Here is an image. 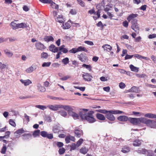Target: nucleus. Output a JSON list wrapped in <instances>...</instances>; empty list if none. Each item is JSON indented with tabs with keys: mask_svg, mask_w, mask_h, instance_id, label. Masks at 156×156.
<instances>
[{
	"mask_svg": "<svg viewBox=\"0 0 156 156\" xmlns=\"http://www.w3.org/2000/svg\"><path fill=\"white\" fill-rule=\"evenodd\" d=\"M83 110L84 111L80 112L79 113L80 116L82 119L86 120L90 123L95 121L96 120L93 115V114L94 113V111H90L87 113V112L88 111V109H83Z\"/></svg>",
	"mask_w": 156,
	"mask_h": 156,
	"instance_id": "1",
	"label": "nucleus"
},
{
	"mask_svg": "<svg viewBox=\"0 0 156 156\" xmlns=\"http://www.w3.org/2000/svg\"><path fill=\"white\" fill-rule=\"evenodd\" d=\"M108 113L106 114L105 116L106 118L109 120L110 121H114L115 118L112 114H117L124 113V112L119 110H111L108 111Z\"/></svg>",
	"mask_w": 156,
	"mask_h": 156,
	"instance_id": "2",
	"label": "nucleus"
},
{
	"mask_svg": "<svg viewBox=\"0 0 156 156\" xmlns=\"http://www.w3.org/2000/svg\"><path fill=\"white\" fill-rule=\"evenodd\" d=\"M137 20L136 19H133L131 21V28L137 34H139L140 31L139 27L137 23Z\"/></svg>",
	"mask_w": 156,
	"mask_h": 156,
	"instance_id": "3",
	"label": "nucleus"
},
{
	"mask_svg": "<svg viewBox=\"0 0 156 156\" xmlns=\"http://www.w3.org/2000/svg\"><path fill=\"white\" fill-rule=\"evenodd\" d=\"M41 135L44 137H46L49 139H52L53 138L52 133H48L45 131H42L41 132Z\"/></svg>",
	"mask_w": 156,
	"mask_h": 156,
	"instance_id": "4",
	"label": "nucleus"
},
{
	"mask_svg": "<svg viewBox=\"0 0 156 156\" xmlns=\"http://www.w3.org/2000/svg\"><path fill=\"white\" fill-rule=\"evenodd\" d=\"M47 107L49 108L50 109H51V110L56 111L58 110L59 108H61L62 107V105H48Z\"/></svg>",
	"mask_w": 156,
	"mask_h": 156,
	"instance_id": "5",
	"label": "nucleus"
},
{
	"mask_svg": "<svg viewBox=\"0 0 156 156\" xmlns=\"http://www.w3.org/2000/svg\"><path fill=\"white\" fill-rule=\"evenodd\" d=\"M146 125L147 126L151 128H156V122L154 120L148 119Z\"/></svg>",
	"mask_w": 156,
	"mask_h": 156,
	"instance_id": "6",
	"label": "nucleus"
},
{
	"mask_svg": "<svg viewBox=\"0 0 156 156\" xmlns=\"http://www.w3.org/2000/svg\"><path fill=\"white\" fill-rule=\"evenodd\" d=\"M35 46L37 50L41 51L45 49L46 48L43 44L40 42L36 43L35 44Z\"/></svg>",
	"mask_w": 156,
	"mask_h": 156,
	"instance_id": "7",
	"label": "nucleus"
},
{
	"mask_svg": "<svg viewBox=\"0 0 156 156\" xmlns=\"http://www.w3.org/2000/svg\"><path fill=\"white\" fill-rule=\"evenodd\" d=\"M49 49L50 51L54 53L57 52L59 50V47H56L53 44H51L49 47Z\"/></svg>",
	"mask_w": 156,
	"mask_h": 156,
	"instance_id": "8",
	"label": "nucleus"
},
{
	"mask_svg": "<svg viewBox=\"0 0 156 156\" xmlns=\"http://www.w3.org/2000/svg\"><path fill=\"white\" fill-rule=\"evenodd\" d=\"M82 77L83 79L87 81H90L92 77L89 74L86 73L85 74H83Z\"/></svg>",
	"mask_w": 156,
	"mask_h": 156,
	"instance_id": "9",
	"label": "nucleus"
},
{
	"mask_svg": "<svg viewBox=\"0 0 156 156\" xmlns=\"http://www.w3.org/2000/svg\"><path fill=\"white\" fill-rule=\"evenodd\" d=\"M78 57L79 59L83 62H86L88 60L87 57L83 54H81L79 55Z\"/></svg>",
	"mask_w": 156,
	"mask_h": 156,
	"instance_id": "10",
	"label": "nucleus"
},
{
	"mask_svg": "<svg viewBox=\"0 0 156 156\" xmlns=\"http://www.w3.org/2000/svg\"><path fill=\"white\" fill-rule=\"evenodd\" d=\"M129 120L130 123L134 125H136L139 123V120L137 118H129Z\"/></svg>",
	"mask_w": 156,
	"mask_h": 156,
	"instance_id": "11",
	"label": "nucleus"
},
{
	"mask_svg": "<svg viewBox=\"0 0 156 156\" xmlns=\"http://www.w3.org/2000/svg\"><path fill=\"white\" fill-rule=\"evenodd\" d=\"M138 15L137 14H130L127 18V20L129 22L133 19H135L134 18L137 17Z\"/></svg>",
	"mask_w": 156,
	"mask_h": 156,
	"instance_id": "12",
	"label": "nucleus"
},
{
	"mask_svg": "<svg viewBox=\"0 0 156 156\" xmlns=\"http://www.w3.org/2000/svg\"><path fill=\"white\" fill-rule=\"evenodd\" d=\"M55 20L56 21L59 23H63L64 22L63 16L61 14L58 15Z\"/></svg>",
	"mask_w": 156,
	"mask_h": 156,
	"instance_id": "13",
	"label": "nucleus"
},
{
	"mask_svg": "<svg viewBox=\"0 0 156 156\" xmlns=\"http://www.w3.org/2000/svg\"><path fill=\"white\" fill-rule=\"evenodd\" d=\"M44 39L45 41L47 42L50 41H53L54 40L53 37L51 36H46L44 37Z\"/></svg>",
	"mask_w": 156,
	"mask_h": 156,
	"instance_id": "14",
	"label": "nucleus"
},
{
	"mask_svg": "<svg viewBox=\"0 0 156 156\" xmlns=\"http://www.w3.org/2000/svg\"><path fill=\"white\" fill-rule=\"evenodd\" d=\"M20 81L25 86H28L30 84L32 83L31 81L29 79L25 80L21 79L20 80Z\"/></svg>",
	"mask_w": 156,
	"mask_h": 156,
	"instance_id": "15",
	"label": "nucleus"
},
{
	"mask_svg": "<svg viewBox=\"0 0 156 156\" xmlns=\"http://www.w3.org/2000/svg\"><path fill=\"white\" fill-rule=\"evenodd\" d=\"M102 48H104L105 51L106 50L107 51H110L112 49V47L108 44L103 45L102 46Z\"/></svg>",
	"mask_w": 156,
	"mask_h": 156,
	"instance_id": "16",
	"label": "nucleus"
},
{
	"mask_svg": "<svg viewBox=\"0 0 156 156\" xmlns=\"http://www.w3.org/2000/svg\"><path fill=\"white\" fill-rule=\"evenodd\" d=\"M118 119L122 121H126L129 120L128 117L125 115L120 116L118 118Z\"/></svg>",
	"mask_w": 156,
	"mask_h": 156,
	"instance_id": "17",
	"label": "nucleus"
},
{
	"mask_svg": "<svg viewBox=\"0 0 156 156\" xmlns=\"http://www.w3.org/2000/svg\"><path fill=\"white\" fill-rule=\"evenodd\" d=\"M63 108L65 110L67 111L68 114L70 113V112L73 110L72 108L68 105H62L61 108Z\"/></svg>",
	"mask_w": 156,
	"mask_h": 156,
	"instance_id": "18",
	"label": "nucleus"
},
{
	"mask_svg": "<svg viewBox=\"0 0 156 156\" xmlns=\"http://www.w3.org/2000/svg\"><path fill=\"white\" fill-rule=\"evenodd\" d=\"M65 47L64 45H61L59 47V50L61 51L64 53H66L68 52V50L66 48H65Z\"/></svg>",
	"mask_w": 156,
	"mask_h": 156,
	"instance_id": "19",
	"label": "nucleus"
},
{
	"mask_svg": "<svg viewBox=\"0 0 156 156\" xmlns=\"http://www.w3.org/2000/svg\"><path fill=\"white\" fill-rule=\"evenodd\" d=\"M48 3L51 4V5L52 8L57 9H58V5L56 4L55 2H53V1L50 0Z\"/></svg>",
	"mask_w": 156,
	"mask_h": 156,
	"instance_id": "20",
	"label": "nucleus"
},
{
	"mask_svg": "<svg viewBox=\"0 0 156 156\" xmlns=\"http://www.w3.org/2000/svg\"><path fill=\"white\" fill-rule=\"evenodd\" d=\"M88 151V148H86L85 147H82L80 150V153L85 154H86Z\"/></svg>",
	"mask_w": 156,
	"mask_h": 156,
	"instance_id": "21",
	"label": "nucleus"
},
{
	"mask_svg": "<svg viewBox=\"0 0 156 156\" xmlns=\"http://www.w3.org/2000/svg\"><path fill=\"white\" fill-rule=\"evenodd\" d=\"M82 131L79 129H76L74 131L75 136L78 138L80 137Z\"/></svg>",
	"mask_w": 156,
	"mask_h": 156,
	"instance_id": "22",
	"label": "nucleus"
},
{
	"mask_svg": "<svg viewBox=\"0 0 156 156\" xmlns=\"http://www.w3.org/2000/svg\"><path fill=\"white\" fill-rule=\"evenodd\" d=\"M144 116L149 118H156V115L152 113H147L144 115Z\"/></svg>",
	"mask_w": 156,
	"mask_h": 156,
	"instance_id": "23",
	"label": "nucleus"
},
{
	"mask_svg": "<svg viewBox=\"0 0 156 156\" xmlns=\"http://www.w3.org/2000/svg\"><path fill=\"white\" fill-rule=\"evenodd\" d=\"M4 51L7 56L9 57H11L13 55V53L8 49H5Z\"/></svg>",
	"mask_w": 156,
	"mask_h": 156,
	"instance_id": "24",
	"label": "nucleus"
},
{
	"mask_svg": "<svg viewBox=\"0 0 156 156\" xmlns=\"http://www.w3.org/2000/svg\"><path fill=\"white\" fill-rule=\"evenodd\" d=\"M96 116L98 119L101 120H104L105 119V116L103 115L100 113H97Z\"/></svg>",
	"mask_w": 156,
	"mask_h": 156,
	"instance_id": "25",
	"label": "nucleus"
},
{
	"mask_svg": "<svg viewBox=\"0 0 156 156\" xmlns=\"http://www.w3.org/2000/svg\"><path fill=\"white\" fill-rule=\"evenodd\" d=\"M12 29L14 30H16L18 29V24H16L14 22V21H12L10 24Z\"/></svg>",
	"mask_w": 156,
	"mask_h": 156,
	"instance_id": "26",
	"label": "nucleus"
},
{
	"mask_svg": "<svg viewBox=\"0 0 156 156\" xmlns=\"http://www.w3.org/2000/svg\"><path fill=\"white\" fill-rule=\"evenodd\" d=\"M130 151V148L127 146H124L121 150L122 152L123 153H127Z\"/></svg>",
	"mask_w": 156,
	"mask_h": 156,
	"instance_id": "27",
	"label": "nucleus"
},
{
	"mask_svg": "<svg viewBox=\"0 0 156 156\" xmlns=\"http://www.w3.org/2000/svg\"><path fill=\"white\" fill-rule=\"evenodd\" d=\"M27 27V25L25 23H22L18 24V29L19 28H25Z\"/></svg>",
	"mask_w": 156,
	"mask_h": 156,
	"instance_id": "28",
	"label": "nucleus"
},
{
	"mask_svg": "<svg viewBox=\"0 0 156 156\" xmlns=\"http://www.w3.org/2000/svg\"><path fill=\"white\" fill-rule=\"evenodd\" d=\"M141 144L140 141L138 139L135 140L134 142L133 145V146L137 147L140 146Z\"/></svg>",
	"mask_w": 156,
	"mask_h": 156,
	"instance_id": "29",
	"label": "nucleus"
},
{
	"mask_svg": "<svg viewBox=\"0 0 156 156\" xmlns=\"http://www.w3.org/2000/svg\"><path fill=\"white\" fill-rule=\"evenodd\" d=\"M38 90L40 92H44L45 91V88L43 86H41L40 84H38L37 85Z\"/></svg>",
	"mask_w": 156,
	"mask_h": 156,
	"instance_id": "30",
	"label": "nucleus"
},
{
	"mask_svg": "<svg viewBox=\"0 0 156 156\" xmlns=\"http://www.w3.org/2000/svg\"><path fill=\"white\" fill-rule=\"evenodd\" d=\"M78 51H83L85 52H87V50L83 46L79 47L77 48Z\"/></svg>",
	"mask_w": 156,
	"mask_h": 156,
	"instance_id": "31",
	"label": "nucleus"
},
{
	"mask_svg": "<svg viewBox=\"0 0 156 156\" xmlns=\"http://www.w3.org/2000/svg\"><path fill=\"white\" fill-rule=\"evenodd\" d=\"M129 67L132 71L136 72H137L138 71V68L135 67L133 65H130L129 66Z\"/></svg>",
	"mask_w": 156,
	"mask_h": 156,
	"instance_id": "32",
	"label": "nucleus"
},
{
	"mask_svg": "<svg viewBox=\"0 0 156 156\" xmlns=\"http://www.w3.org/2000/svg\"><path fill=\"white\" fill-rule=\"evenodd\" d=\"M129 92H137L138 91V88L135 87L133 86L131 87L129 90Z\"/></svg>",
	"mask_w": 156,
	"mask_h": 156,
	"instance_id": "33",
	"label": "nucleus"
},
{
	"mask_svg": "<svg viewBox=\"0 0 156 156\" xmlns=\"http://www.w3.org/2000/svg\"><path fill=\"white\" fill-rule=\"evenodd\" d=\"M25 132V131L23 128H21L17 130L15 132V133H16L19 135H20V134L23 133Z\"/></svg>",
	"mask_w": 156,
	"mask_h": 156,
	"instance_id": "34",
	"label": "nucleus"
},
{
	"mask_svg": "<svg viewBox=\"0 0 156 156\" xmlns=\"http://www.w3.org/2000/svg\"><path fill=\"white\" fill-rule=\"evenodd\" d=\"M139 122L145 123L147 124V119L144 118H140L138 119Z\"/></svg>",
	"mask_w": 156,
	"mask_h": 156,
	"instance_id": "35",
	"label": "nucleus"
},
{
	"mask_svg": "<svg viewBox=\"0 0 156 156\" xmlns=\"http://www.w3.org/2000/svg\"><path fill=\"white\" fill-rule=\"evenodd\" d=\"M62 27L64 29H68L70 28V26L69 23H66L65 24H63Z\"/></svg>",
	"mask_w": 156,
	"mask_h": 156,
	"instance_id": "36",
	"label": "nucleus"
},
{
	"mask_svg": "<svg viewBox=\"0 0 156 156\" xmlns=\"http://www.w3.org/2000/svg\"><path fill=\"white\" fill-rule=\"evenodd\" d=\"M100 13H101V10L98 9L96 12V15L97 16V17H95L94 16H93V18L94 20H96L98 18H99L100 16Z\"/></svg>",
	"mask_w": 156,
	"mask_h": 156,
	"instance_id": "37",
	"label": "nucleus"
},
{
	"mask_svg": "<svg viewBox=\"0 0 156 156\" xmlns=\"http://www.w3.org/2000/svg\"><path fill=\"white\" fill-rule=\"evenodd\" d=\"M82 66L83 67H85L89 71H90L91 70L92 67L90 65H86L85 64H83L82 65Z\"/></svg>",
	"mask_w": 156,
	"mask_h": 156,
	"instance_id": "38",
	"label": "nucleus"
},
{
	"mask_svg": "<svg viewBox=\"0 0 156 156\" xmlns=\"http://www.w3.org/2000/svg\"><path fill=\"white\" fill-rule=\"evenodd\" d=\"M69 59L68 58L66 57L63 59L62 60V62L65 65H66L69 63Z\"/></svg>",
	"mask_w": 156,
	"mask_h": 156,
	"instance_id": "39",
	"label": "nucleus"
},
{
	"mask_svg": "<svg viewBox=\"0 0 156 156\" xmlns=\"http://www.w3.org/2000/svg\"><path fill=\"white\" fill-rule=\"evenodd\" d=\"M70 115H72L74 118H78L79 116L76 113L72 112V110L70 112V113L69 114Z\"/></svg>",
	"mask_w": 156,
	"mask_h": 156,
	"instance_id": "40",
	"label": "nucleus"
},
{
	"mask_svg": "<svg viewBox=\"0 0 156 156\" xmlns=\"http://www.w3.org/2000/svg\"><path fill=\"white\" fill-rule=\"evenodd\" d=\"M48 56V54L46 52H43L41 54V58H47Z\"/></svg>",
	"mask_w": 156,
	"mask_h": 156,
	"instance_id": "41",
	"label": "nucleus"
},
{
	"mask_svg": "<svg viewBox=\"0 0 156 156\" xmlns=\"http://www.w3.org/2000/svg\"><path fill=\"white\" fill-rule=\"evenodd\" d=\"M36 107L42 110H44L47 108V107L45 106L40 105H36Z\"/></svg>",
	"mask_w": 156,
	"mask_h": 156,
	"instance_id": "42",
	"label": "nucleus"
},
{
	"mask_svg": "<svg viewBox=\"0 0 156 156\" xmlns=\"http://www.w3.org/2000/svg\"><path fill=\"white\" fill-rule=\"evenodd\" d=\"M40 133V130H35L33 133V135L34 137H36V136H39V135Z\"/></svg>",
	"mask_w": 156,
	"mask_h": 156,
	"instance_id": "43",
	"label": "nucleus"
},
{
	"mask_svg": "<svg viewBox=\"0 0 156 156\" xmlns=\"http://www.w3.org/2000/svg\"><path fill=\"white\" fill-rule=\"evenodd\" d=\"M78 52V50L77 49V48H73L72 49L69 51V53H73L74 54H75Z\"/></svg>",
	"mask_w": 156,
	"mask_h": 156,
	"instance_id": "44",
	"label": "nucleus"
},
{
	"mask_svg": "<svg viewBox=\"0 0 156 156\" xmlns=\"http://www.w3.org/2000/svg\"><path fill=\"white\" fill-rule=\"evenodd\" d=\"M83 140L81 138L77 141L76 144L77 145V147H79L81 144L83 143Z\"/></svg>",
	"mask_w": 156,
	"mask_h": 156,
	"instance_id": "45",
	"label": "nucleus"
},
{
	"mask_svg": "<svg viewBox=\"0 0 156 156\" xmlns=\"http://www.w3.org/2000/svg\"><path fill=\"white\" fill-rule=\"evenodd\" d=\"M58 112L62 116L64 117H65L67 115L66 112L63 110L59 111Z\"/></svg>",
	"mask_w": 156,
	"mask_h": 156,
	"instance_id": "46",
	"label": "nucleus"
},
{
	"mask_svg": "<svg viewBox=\"0 0 156 156\" xmlns=\"http://www.w3.org/2000/svg\"><path fill=\"white\" fill-rule=\"evenodd\" d=\"M51 63L50 62H44L42 65V66L43 67H49L51 64Z\"/></svg>",
	"mask_w": 156,
	"mask_h": 156,
	"instance_id": "47",
	"label": "nucleus"
},
{
	"mask_svg": "<svg viewBox=\"0 0 156 156\" xmlns=\"http://www.w3.org/2000/svg\"><path fill=\"white\" fill-rule=\"evenodd\" d=\"M34 70V69L33 67L30 66L26 69V71L27 73H30L32 72Z\"/></svg>",
	"mask_w": 156,
	"mask_h": 156,
	"instance_id": "48",
	"label": "nucleus"
},
{
	"mask_svg": "<svg viewBox=\"0 0 156 156\" xmlns=\"http://www.w3.org/2000/svg\"><path fill=\"white\" fill-rule=\"evenodd\" d=\"M108 111H107V110L104 109V110H102V109H99L98 110V112L102 113L103 114H106L108 113Z\"/></svg>",
	"mask_w": 156,
	"mask_h": 156,
	"instance_id": "49",
	"label": "nucleus"
},
{
	"mask_svg": "<svg viewBox=\"0 0 156 156\" xmlns=\"http://www.w3.org/2000/svg\"><path fill=\"white\" fill-rule=\"evenodd\" d=\"M52 130L54 133H56L59 131V129L57 126H54Z\"/></svg>",
	"mask_w": 156,
	"mask_h": 156,
	"instance_id": "50",
	"label": "nucleus"
},
{
	"mask_svg": "<svg viewBox=\"0 0 156 156\" xmlns=\"http://www.w3.org/2000/svg\"><path fill=\"white\" fill-rule=\"evenodd\" d=\"M88 13L90 14V15L92 14H95V12L94 10V8H93L89 10L88 11Z\"/></svg>",
	"mask_w": 156,
	"mask_h": 156,
	"instance_id": "51",
	"label": "nucleus"
},
{
	"mask_svg": "<svg viewBox=\"0 0 156 156\" xmlns=\"http://www.w3.org/2000/svg\"><path fill=\"white\" fill-rule=\"evenodd\" d=\"M71 77V76L69 75L66 76H64L61 78V80L64 81L67 80L68 79L70 78Z\"/></svg>",
	"mask_w": 156,
	"mask_h": 156,
	"instance_id": "52",
	"label": "nucleus"
},
{
	"mask_svg": "<svg viewBox=\"0 0 156 156\" xmlns=\"http://www.w3.org/2000/svg\"><path fill=\"white\" fill-rule=\"evenodd\" d=\"M65 151V149L64 148H60L59 150V153L60 154H63Z\"/></svg>",
	"mask_w": 156,
	"mask_h": 156,
	"instance_id": "53",
	"label": "nucleus"
},
{
	"mask_svg": "<svg viewBox=\"0 0 156 156\" xmlns=\"http://www.w3.org/2000/svg\"><path fill=\"white\" fill-rule=\"evenodd\" d=\"M9 123L11 126L13 127H15L16 126V124L15 122L12 120L10 119L9 120Z\"/></svg>",
	"mask_w": 156,
	"mask_h": 156,
	"instance_id": "54",
	"label": "nucleus"
},
{
	"mask_svg": "<svg viewBox=\"0 0 156 156\" xmlns=\"http://www.w3.org/2000/svg\"><path fill=\"white\" fill-rule=\"evenodd\" d=\"M23 136L24 137H27L28 138H29L30 137L32 136V134L31 133H29L23 134Z\"/></svg>",
	"mask_w": 156,
	"mask_h": 156,
	"instance_id": "55",
	"label": "nucleus"
},
{
	"mask_svg": "<svg viewBox=\"0 0 156 156\" xmlns=\"http://www.w3.org/2000/svg\"><path fill=\"white\" fill-rule=\"evenodd\" d=\"M60 65L58 63H54L52 64L51 66L54 68H57L59 67Z\"/></svg>",
	"mask_w": 156,
	"mask_h": 156,
	"instance_id": "56",
	"label": "nucleus"
},
{
	"mask_svg": "<svg viewBox=\"0 0 156 156\" xmlns=\"http://www.w3.org/2000/svg\"><path fill=\"white\" fill-rule=\"evenodd\" d=\"M119 87L121 89H123L126 87V85L124 83L121 82L119 83Z\"/></svg>",
	"mask_w": 156,
	"mask_h": 156,
	"instance_id": "57",
	"label": "nucleus"
},
{
	"mask_svg": "<svg viewBox=\"0 0 156 156\" xmlns=\"http://www.w3.org/2000/svg\"><path fill=\"white\" fill-rule=\"evenodd\" d=\"M77 145L75 144H73L71 146V150H75L77 147Z\"/></svg>",
	"mask_w": 156,
	"mask_h": 156,
	"instance_id": "58",
	"label": "nucleus"
},
{
	"mask_svg": "<svg viewBox=\"0 0 156 156\" xmlns=\"http://www.w3.org/2000/svg\"><path fill=\"white\" fill-rule=\"evenodd\" d=\"M56 144L58 147H62L64 145L62 143L60 142H57L56 143Z\"/></svg>",
	"mask_w": 156,
	"mask_h": 156,
	"instance_id": "59",
	"label": "nucleus"
},
{
	"mask_svg": "<svg viewBox=\"0 0 156 156\" xmlns=\"http://www.w3.org/2000/svg\"><path fill=\"white\" fill-rule=\"evenodd\" d=\"M123 26L125 27H127L128 26L129 23L126 20L122 23Z\"/></svg>",
	"mask_w": 156,
	"mask_h": 156,
	"instance_id": "60",
	"label": "nucleus"
},
{
	"mask_svg": "<svg viewBox=\"0 0 156 156\" xmlns=\"http://www.w3.org/2000/svg\"><path fill=\"white\" fill-rule=\"evenodd\" d=\"M147 7V5H142L140 7V9L141 10H142L143 11H145L146 10Z\"/></svg>",
	"mask_w": 156,
	"mask_h": 156,
	"instance_id": "61",
	"label": "nucleus"
},
{
	"mask_svg": "<svg viewBox=\"0 0 156 156\" xmlns=\"http://www.w3.org/2000/svg\"><path fill=\"white\" fill-rule=\"evenodd\" d=\"M141 39V37L140 36H139L134 39V41L135 42H137L140 41Z\"/></svg>",
	"mask_w": 156,
	"mask_h": 156,
	"instance_id": "62",
	"label": "nucleus"
},
{
	"mask_svg": "<svg viewBox=\"0 0 156 156\" xmlns=\"http://www.w3.org/2000/svg\"><path fill=\"white\" fill-rule=\"evenodd\" d=\"M84 43L90 45H94L93 42L91 41H84Z\"/></svg>",
	"mask_w": 156,
	"mask_h": 156,
	"instance_id": "63",
	"label": "nucleus"
},
{
	"mask_svg": "<svg viewBox=\"0 0 156 156\" xmlns=\"http://www.w3.org/2000/svg\"><path fill=\"white\" fill-rule=\"evenodd\" d=\"M148 37L149 39H152L156 37V34H150L149 35Z\"/></svg>",
	"mask_w": 156,
	"mask_h": 156,
	"instance_id": "64",
	"label": "nucleus"
}]
</instances>
